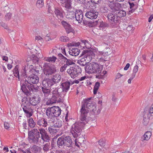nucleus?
I'll list each match as a JSON object with an SVG mask.
<instances>
[{"label": "nucleus", "mask_w": 153, "mask_h": 153, "mask_svg": "<svg viewBox=\"0 0 153 153\" xmlns=\"http://www.w3.org/2000/svg\"><path fill=\"white\" fill-rule=\"evenodd\" d=\"M21 89L27 96L30 94V91L36 92L38 91L39 87L36 85H33L28 83L27 80H25L24 83L21 84Z\"/></svg>", "instance_id": "8"}, {"label": "nucleus", "mask_w": 153, "mask_h": 153, "mask_svg": "<svg viewBox=\"0 0 153 153\" xmlns=\"http://www.w3.org/2000/svg\"><path fill=\"white\" fill-rule=\"evenodd\" d=\"M98 14L99 13L96 10H91L87 12L85 14V16L91 19H95L97 17Z\"/></svg>", "instance_id": "17"}, {"label": "nucleus", "mask_w": 153, "mask_h": 153, "mask_svg": "<svg viewBox=\"0 0 153 153\" xmlns=\"http://www.w3.org/2000/svg\"><path fill=\"white\" fill-rule=\"evenodd\" d=\"M41 100V98L39 96L34 97H30L28 100V102L31 105L36 106L40 103Z\"/></svg>", "instance_id": "16"}, {"label": "nucleus", "mask_w": 153, "mask_h": 153, "mask_svg": "<svg viewBox=\"0 0 153 153\" xmlns=\"http://www.w3.org/2000/svg\"><path fill=\"white\" fill-rule=\"evenodd\" d=\"M129 4L130 8L131 9V10L129 11V13H132L135 10V9L134 8L135 6L134 4L133 3H131L130 2H129Z\"/></svg>", "instance_id": "46"}, {"label": "nucleus", "mask_w": 153, "mask_h": 153, "mask_svg": "<svg viewBox=\"0 0 153 153\" xmlns=\"http://www.w3.org/2000/svg\"><path fill=\"white\" fill-rule=\"evenodd\" d=\"M61 76L59 74H56L53 75V77L51 78L54 85L59 82L61 81Z\"/></svg>", "instance_id": "24"}, {"label": "nucleus", "mask_w": 153, "mask_h": 153, "mask_svg": "<svg viewBox=\"0 0 153 153\" xmlns=\"http://www.w3.org/2000/svg\"><path fill=\"white\" fill-rule=\"evenodd\" d=\"M31 151L33 152L37 153L38 152L40 151L41 148L40 147L36 145H34L30 147Z\"/></svg>", "instance_id": "33"}, {"label": "nucleus", "mask_w": 153, "mask_h": 153, "mask_svg": "<svg viewBox=\"0 0 153 153\" xmlns=\"http://www.w3.org/2000/svg\"><path fill=\"white\" fill-rule=\"evenodd\" d=\"M49 19L50 21V23L54 27H57L59 26V25L57 24V20L55 19L53 16H49Z\"/></svg>", "instance_id": "31"}, {"label": "nucleus", "mask_w": 153, "mask_h": 153, "mask_svg": "<svg viewBox=\"0 0 153 153\" xmlns=\"http://www.w3.org/2000/svg\"><path fill=\"white\" fill-rule=\"evenodd\" d=\"M51 79H44L42 82V84L44 87L49 88L54 85Z\"/></svg>", "instance_id": "20"}, {"label": "nucleus", "mask_w": 153, "mask_h": 153, "mask_svg": "<svg viewBox=\"0 0 153 153\" xmlns=\"http://www.w3.org/2000/svg\"><path fill=\"white\" fill-rule=\"evenodd\" d=\"M54 13L57 18L60 21L62 20L64 17V12L61 9L55 8Z\"/></svg>", "instance_id": "19"}, {"label": "nucleus", "mask_w": 153, "mask_h": 153, "mask_svg": "<svg viewBox=\"0 0 153 153\" xmlns=\"http://www.w3.org/2000/svg\"><path fill=\"white\" fill-rule=\"evenodd\" d=\"M57 144L58 146H63V148L67 150L70 148V150L72 149L73 142L71 138L69 136H62L59 137L57 141Z\"/></svg>", "instance_id": "6"}, {"label": "nucleus", "mask_w": 153, "mask_h": 153, "mask_svg": "<svg viewBox=\"0 0 153 153\" xmlns=\"http://www.w3.org/2000/svg\"><path fill=\"white\" fill-rule=\"evenodd\" d=\"M13 73L14 76L16 77H18V80H20L19 72L18 68L15 67L13 70Z\"/></svg>", "instance_id": "40"}, {"label": "nucleus", "mask_w": 153, "mask_h": 153, "mask_svg": "<svg viewBox=\"0 0 153 153\" xmlns=\"http://www.w3.org/2000/svg\"><path fill=\"white\" fill-rule=\"evenodd\" d=\"M108 20L112 27H116L120 21L119 18L115 14L109 13L107 15Z\"/></svg>", "instance_id": "11"}, {"label": "nucleus", "mask_w": 153, "mask_h": 153, "mask_svg": "<svg viewBox=\"0 0 153 153\" xmlns=\"http://www.w3.org/2000/svg\"><path fill=\"white\" fill-rule=\"evenodd\" d=\"M54 114V117H58L61 114V110L60 108L58 107L54 106L52 107Z\"/></svg>", "instance_id": "30"}, {"label": "nucleus", "mask_w": 153, "mask_h": 153, "mask_svg": "<svg viewBox=\"0 0 153 153\" xmlns=\"http://www.w3.org/2000/svg\"><path fill=\"white\" fill-rule=\"evenodd\" d=\"M100 11L102 13H107L108 11V7L106 5L103 6L102 7Z\"/></svg>", "instance_id": "43"}, {"label": "nucleus", "mask_w": 153, "mask_h": 153, "mask_svg": "<svg viewBox=\"0 0 153 153\" xmlns=\"http://www.w3.org/2000/svg\"><path fill=\"white\" fill-rule=\"evenodd\" d=\"M31 105L28 102V99L25 97H24L22 100L21 106L25 115L27 118H29L33 115V110Z\"/></svg>", "instance_id": "9"}, {"label": "nucleus", "mask_w": 153, "mask_h": 153, "mask_svg": "<svg viewBox=\"0 0 153 153\" xmlns=\"http://www.w3.org/2000/svg\"><path fill=\"white\" fill-rule=\"evenodd\" d=\"M43 66L44 67L43 69L44 73L48 77H50L56 71V67L49 63H45Z\"/></svg>", "instance_id": "10"}, {"label": "nucleus", "mask_w": 153, "mask_h": 153, "mask_svg": "<svg viewBox=\"0 0 153 153\" xmlns=\"http://www.w3.org/2000/svg\"><path fill=\"white\" fill-rule=\"evenodd\" d=\"M144 113H147L148 116L150 117L152 116L153 117V104L151 105L149 110L147 111H144Z\"/></svg>", "instance_id": "41"}, {"label": "nucleus", "mask_w": 153, "mask_h": 153, "mask_svg": "<svg viewBox=\"0 0 153 153\" xmlns=\"http://www.w3.org/2000/svg\"><path fill=\"white\" fill-rule=\"evenodd\" d=\"M14 17V20L16 22H17L18 20H20V17L18 16V15H15Z\"/></svg>", "instance_id": "56"}, {"label": "nucleus", "mask_w": 153, "mask_h": 153, "mask_svg": "<svg viewBox=\"0 0 153 153\" xmlns=\"http://www.w3.org/2000/svg\"><path fill=\"white\" fill-rule=\"evenodd\" d=\"M76 12L74 11L68 12H67V15L68 18L72 19H74L75 17Z\"/></svg>", "instance_id": "36"}, {"label": "nucleus", "mask_w": 153, "mask_h": 153, "mask_svg": "<svg viewBox=\"0 0 153 153\" xmlns=\"http://www.w3.org/2000/svg\"><path fill=\"white\" fill-rule=\"evenodd\" d=\"M61 23L65 29L67 33L68 34L71 32L74 33L75 32L74 29L71 27V25L66 21L62 20L61 21Z\"/></svg>", "instance_id": "15"}, {"label": "nucleus", "mask_w": 153, "mask_h": 153, "mask_svg": "<svg viewBox=\"0 0 153 153\" xmlns=\"http://www.w3.org/2000/svg\"><path fill=\"white\" fill-rule=\"evenodd\" d=\"M48 129L49 132L52 135L54 134L56 132H57V130L54 128H52L51 127H49Z\"/></svg>", "instance_id": "44"}, {"label": "nucleus", "mask_w": 153, "mask_h": 153, "mask_svg": "<svg viewBox=\"0 0 153 153\" xmlns=\"http://www.w3.org/2000/svg\"><path fill=\"white\" fill-rule=\"evenodd\" d=\"M53 126L54 127L59 128L62 126V122L60 120H56L53 122Z\"/></svg>", "instance_id": "37"}, {"label": "nucleus", "mask_w": 153, "mask_h": 153, "mask_svg": "<svg viewBox=\"0 0 153 153\" xmlns=\"http://www.w3.org/2000/svg\"><path fill=\"white\" fill-rule=\"evenodd\" d=\"M56 59V58L55 56H53L52 57H46L44 58V59L45 61L51 63L54 62Z\"/></svg>", "instance_id": "34"}, {"label": "nucleus", "mask_w": 153, "mask_h": 153, "mask_svg": "<svg viewBox=\"0 0 153 153\" xmlns=\"http://www.w3.org/2000/svg\"><path fill=\"white\" fill-rule=\"evenodd\" d=\"M81 42L82 43V44H84L86 48L88 49L89 48V47L88 46L89 44L88 41L86 40H81Z\"/></svg>", "instance_id": "47"}, {"label": "nucleus", "mask_w": 153, "mask_h": 153, "mask_svg": "<svg viewBox=\"0 0 153 153\" xmlns=\"http://www.w3.org/2000/svg\"><path fill=\"white\" fill-rule=\"evenodd\" d=\"M109 26V25L105 22H100V27H108Z\"/></svg>", "instance_id": "48"}, {"label": "nucleus", "mask_w": 153, "mask_h": 153, "mask_svg": "<svg viewBox=\"0 0 153 153\" xmlns=\"http://www.w3.org/2000/svg\"><path fill=\"white\" fill-rule=\"evenodd\" d=\"M100 82H97L95 83V85L93 89L94 94H96L97 93V91L98 89L100 86Z\"/></svg>", "instance_id": "39"}, {"label": "nucleus", "mask_w": 153, "mask_h": 153, "mask_svg": "<svg viewBox=\"0 0 153 153\" xmlns=\"http://www.w3.org/2000/svg\"><path fill=\"white\" fill-rule=\"evenodd\" d=\"M67 67L64 64L63 65L61 66L60 68V71L61 72H63L65 69Z\"/></svg>", "instance_id": "55"}, {"label": "nucleus", "mask_w": 153, "mask_h": 153, "mask_svg": "<svg viewBox=\"0 0 153 153\" xmlns=\"http://www.w3.org/2000/svg\"><path fill=\"white\" fill-rule=\"evenodd\" d=\"M58 56L59 59H60L62 61L65 62V64L64 65H66L67 67L71 65L74 64L72 60L68 59L67 57H65L61 53H59L58 54Z\"/></svg>", "instance_id": "14"}, {"label": "nucleus", "mask_w": 153, "mask_h": 153, "mask_svg": "<svg viewBox=\"0 0 153 153\" xmlns=\"http://www.w3.org/2000/svg\"><path fill=\"white\" fill-rule=\"evenodd\" d=\"M53 111L52 107L47 109L46 111V113L48 118L52 119L55 117Z\"/></svg>", "instance_id": "25"}, {"label": "nucleus", "mask_w": 153, "mask_h": 153, "mask_svg": "<svg viewBox=\"0 0 153 153\" xmlns=\"http://www.w3.org/2000/svg\"><path fill=\"white\" fill-rule=\"evenodd\" d=\"M138 67L137 65H135L133 70V72L131 75L135 77L136 74L137 72L138 71Z\"/></svg>", "instance_id": "45"}, {"label": "nucleus", "mask_w": 153, "mask_h": 153, "mask_svg": "<svg viewBox=\"0 0 153 153\" xmlns=\"http://www.w3.org/2000/svg\"><path fill=\"white\" fill-rule=\"evenodd\" d=\"M4 128L7 129H8L10 127V124L6 122H5L4 123Z\"/></svg>", "instance_id": "54"}, {"label": "nucleus", "mask_w": 153, "mask_h": 153, "mask_svg": "<svg viewBox=\"0 0 153 153\" xmlns=\"http://www.w3.org/2000/svg\"><path fill=\"white\" fill-rule=\"evenodd\" d=\"M92 3L95 4H97L100 3L101 0H90Z\"/></svg>", "instance_id": "59"}, {"label": "nucleus", "mask_w": 153, "mask_h": 153, "mask_svg": "<svg viewBox=\"0 0 153 153\" xmlns=\"http://www.w3.org/2000/svg\"><path fill=\"white\" fill-rule=\"evenodd\" d=\"M12 16V14L11 13H7L5 16V19L6 21L9 20Z\"/></svg>", "instance_id": "50"}, {"label": "nucleus", "mask_w": 153, "mask_h": 153, "mask_svg": "<svg viewBox=\"0 0 153 153\" xmlns=\"http://www.w3.org/2000/svg\"><path fill=\"white\" fill-rule=\"evenodd\" d=\"M93 52L91 50L83 51L80 56H83L81 59L78 60V63L82 66H84L88 64V62L91 61L94 56Z\"/></svg>", "instance_id": "7"}, {"label": "nucleus", "mask_w": 153, "mask_h": 153, "mask_svg": "<svg viewBox=\"0 0 153 153\" xmlns=\"http://www.w3.org/2000/svg\"><path fill=\"white\" fill-rule=\"evenodd\" d=\"M42 91L45 95H48L51 93L52 94V97L46 102L47 105L52 104L56 102H62L63 101V97L62 96L61 92H60L61 89L60 88H52V89L47 88H42Z\"/></svg>", "instance_id": "2"}, {"label": "nucleus", "mask_w": 153, "mask_h": 153, "mask_svg": "<svg viewBox=\"0 0 153 153\" xmlns=\"http://www.w3.org/2000/svg\"><path fill=\"white\" fill-rule=\"evenodd\" d=\"M115 0H108V5L111 11L115 13L120 9L121 5Z\"/></svg>", "instance_id": "12"}, {"label": "nucleus", "mask_w": 153, "mask_h": 153, "mask_svg": "<svg viewBox=\"0 0 153 153\" xmlns=\"http://www.w3.org/2000/svg\"><path fill=\"white\" fill-rule=\"evenodd\" d=\"M96 106L95 102H92L91 101H85L82 105L80 109L81 119H88L87 115L89 111H90L94 116L98 115L100 113V111L99 109L97 111Z\"/></svg>", "instance_id": "3"}, {"label": "nucleus", "mask_w": 153, "mask_h": 153, "mask_svg": "<svg viewBox=\"0 0 153 153\" xmlns=\"http://www.w3.org/2000/svg\"><path fill=\"white\" fill-rule=\"evenodd\" d=\"M107 73V71H103L102 72V71L100 73V75L99 78H100L101 76H104Z\"/></svg>", "instance_id": "60"}, {"label": "nucleus", "mask_w": 153, "mask_h": 153, "mask_svg": "<svg viewBox=\"0 0 153 153\" xmlns=\"http://www.w3.org/2000/svg\"><path fill=\"white\" fill-rule=\"evenodd\" d=\"M97 61L99 63H102V62H104V61H105V59L102 57L98 58L97 59Z\"/></svg>", "instance_id": "53"}, {"label": "nucleus", "mask_w": 153, "mask_h": 153, "mask_svg": "<svg viewBox=\"0 0 153 153\" xmlns=\"http://www.w3.org/2000/svg\"><path fill=\"white\" fill-rule=\"evenodd\" d=\"M80 122L76 123L72 126L71 132L73 137L75 138L79 136L81 134L82 129L84 126L88 122V119L83 118V119H81L80 116Z\"/></svg>", "instance_id": "4"}, {"label": "nucleus", "mask_w": 153, "mask_h": 153, "mask_svg": "<svg viewBox=\"0 0 153 153\" xmlns=\"http://www.w3.org/2000/svg\"><path fill=\"white\" fill-rule=\"evenodd\" d=\"M99 143L101 146H104L105 145V142L102 139L100 140L99 141Z\"/></svg>", "instance_id": "52"}, {"label": "nucleus", "mask_w": 153, "mask_h": 153, "mask_svg": "<svg viewBox=\"0 0 153 153\" xmlns=\"http://www.w3.org/2000/svg\"><path fill=\"white\" fill-rule=\"evenodd\" d=\"M61 1L62 6L68 9L71 8V0H62Z\"/></svg>", "instance_id": "26"}, {"label": "nucleus", "mask_w": 153, "mask_h": 153, "mask_svg": "<svg viewBox=\"0 0 153 153\" xmlns=\"http://www.w3.org/2000/svg\"><path fill=\"white\" fill-rule=\"evenodd\" d=\"M135 77L134 76H133L131 75V77L129 79H128V83L129 84H130L131 83V80Z\"/></svg>", "instance_id": "63"}, {"label": "nucleus", "mask_w": 153, "mask_h": 153, "mask_svg": "<svg viewBox=\"0 0 153 153\" xmlns=\"http://www.w3.org/2000/svg\"><path fill=\"white\" fill-rule=\"evenodd\" d=\"M80 50L77 48H72L71 50H70L69 52V54L73 56H78L80 53Z\"/></svg>", "instance_id": "27"}, {"label": "nucleus", "mask_w": 153, "mask_h": 153, "mask_svg": "<svg viewBox=\"0 0 153 153\" xmlns=\"http://www.w3.org/2000/svg\"><path fill=\"white\" fill-rule=\"evenodd\" d=\"M37 124L39 127L44 128L46 127L48 125L47 120L43 118L38 119Z\"/></svg>", "instance_id": "22"}, {"label": "nucleus", "mask_w": 153, "mask_h": 153, "mask_svg": "<svg viewBox=\"0 0 153 153\" xmlns=\"http://www.w3.org/2000/svg\"><path fill=\"white\" fill-rule=\"evenodd\" d=\"M44 5V0H38L36 3V6L39 8H41Z\"/></svg>", "instance_id": "42"}, {"label": "nucleus", "mask_w": 153, "mask_h": 153, "mask_svg": "<svg viewBox=\"0 0 153 153\" xmlns=\"http://www.w3.org/2000/svg\"><path fill=\"white\" fill-rule=\"evenodd\" d=\"M30 72L34 74L35 75L36 74H38L39 73V70L32 68L30 70Z\"/></svg>", "instance_id": "51"}, {"label": "nucleus", "mask_w": 153, "mask_h": 153, "mask_svg": "<svg viewBox=\"0 0 153 153\" xmlns=\"http://www.w3.org/2000/svg\"><path fill=\"white\" fill-rule=\"evenodd\" d=\"M116 12V14L118 16L119 18L124 17L126 15V13L125 11L123 10H119V11Z\"/></svg>", "instance_id": "35"}, {"label": "nucleus", "mask_w": 153, "mask_h": 153, "mask_svg": "<svg viewBox=\"0 0 153 153\" xmlns=\"http://www.w3.org/2000/svg\"><path fill=\"white\" fill-rule=\"evenodd\" d=\"M74 83H71L68 81L65 82L61 83L62 90L64 92H67L69 90L71 85H72Z\"/></svg>", "instance_id": "21"}, {"label": "nucleus", "mask_w": 153, "mask_h": 153, "mask_svg": "<svg viewBox=\"0 0 153 153\" xmlns=\"http://www.w3.org/2000/svg\"><path fill=\"white\" fill-rule=\"evenodd\" d=\"M22 126L25 129H27V123L26 120L24 121L22 123Z\"/></svg>", "instance_id": "58"}, {"label": "nucleus", "mask_w": 153, "mask_h": 153, "mask_svg": "<svg viewBox=\"0 0 153 153\" xmlns=\"http://www.w3.org/2000/svg\"><path fill=\"white\" fill-rule=\"evenodd\" d=\"M27 122L28 125L31 128H34L36 125V123L34 121L33 118H32L29 117V119H27Z\"/></svg>", "instance_id": "32"}, {"label": "nucleus", "mask_w": 153, "mask_h": 153, "mask_svg": "<svg viewBox=\"0 0 153 153\" xmlns=\"http://www.w3.org/2000/svg\"><path fill=\"white\" fill-rule=\"evenodd\" d=\"M130 65L129 63H128L126 64V66L124 68V70H127L130 66Z\"/></svg>", "instance_id": "64"}, {"label": "nucleus", "mask_w": 153, "mask_h": 153, "mask_svg": "<svg viewBox=\"0 0 153 153\" xmlns=\"http://www.w3.org/2000/svg\"><path fill=\"white\" fill-rule=\"evenodd\" d=\"M85 69L86 73L89 74H96V78H99L102 70V67L97 63L92 62L87 65Z\"/></svg>", "instance_id": "5"}, {"label": "nucleus", "mask_w": 153, "mask_h": 153, "mask_svg": "<svg viewBox=\"0 0 153 153\" xmlns=\"http://www.w3.org/2000/svg\"><path fill=\"white\" fill-rule=\"evenodd\" d=\"M60 40L63 42H67L68 41V38L66 36H62L60 37Z\"/></svg>", "instance_id": "49"}, {"label": "nucleus", "mask_w": 153, "mask_h": 153, "mask_svg": "<svg viewBox=\"0 0 153 153\" xmlns=\"http://www.w3.org/2000/svg\"><path fill=\"white\" fill-rule=\"evenodd\" d=\"M62 53L63 54L65 55L67 58H69V56H68V55L66 53L65 50V48H64L63 49H62Z\"/></svg>", "instance_id": "62"}, {"label": "nucleus", "mask_w": 153, "mask_h": 153, "mask_svg": "<svg viewBox=\"0 0 153 153\" xmlns=\"http://www.w3.org/2000/svg\"><path fill=\"white\" fill-rule=\"evenodd\" d=\"M81 71L80 67L78 66H74L70 67L67 71V73L72 78H74L78 75L79 73H80Z\"/></svg>", "instance_id": "13"}, {"label": "nucleus", "mask_w": 153, "mask_h": 153, "mask_svg": "<svg viewBox=\"0 0 153 153\" xmlns=\"http://www.w3.org/2000/svg\"><path fill=\"white\" fill-rule=\"evenodd\" d=\"M22 75L25 77H27V74H26V70L25 68L24 67L23 70V71L22 72Z\"/></svg>", "instance_id": "61"}, {"label": "nucleus", "mask_w": 153, "mask_h": 153, "mask_svg": "<svg viewBox=\"0 0 153 153\" xmlns=\"http://www.w3.org/2000/svg\"><path fill=\"white\" fill-rule=\"evenodd\" d=\"M0 25L1 26L3 27L4 29H7V26L6 24H5L3 22H0Z\"/></svg>", "instance_id": "57"}, {"label": "nucleus", "mask_w": 153, "mask_h": 153, "mask_svg": "<svg viewBox=\"0 0 153 153\" xmlns=\"http://www.w3.org/2000/svg\"><path fill=\"white\" fill-rule=\"evenodd\" d=\"M152 135V133L150 131H147L142 137L141 140L142 141L144 140H148L150 138Z\"/></svg>", "instance_id": "28"}, {"label": "nucleus", "mask_w": 153, "mask_h": 153, "mask_svg": "<svg viewBox=\"0 0 153 153\" xmlns=\"http://www.w3.org/2000/svg\"><path fill=\"white\" fill-rule=\"evenodd\" d=\"M51 148L50 143H46L43 145V150L44 152L48 151Z\"/></svg>", "instance_id": "38"}, {"label": "nucleus", "mask_w": 153, "mask_h": 153, "mask_svg": "<svg viewBox=\"0 0 153 153\" xmlns=\"http://www.w3.org/2000/svg\"><path fill=\"white\" fill-rule=\"evenodd\" d=\"M148 114L147 113L143 112V119L142 123L145 126L147 125L149 122V119L150 117L148 116Z\"/></svg>", "instance_id": "29"}, {"label": "nucleus", "mask_w": 153, "mask_h": 153, "mask_svg": "<svg viewBox=\"0 0 153 153\" xmlns=\"http://www.w3.org/2000/svg\"><path fill=\"white\" fill-rule=\"evenodd\" d=\"M76 15L75 16V18L76 20L78 22V23L80 24L83 18V14L82 11L80 10H76Z\"/></svg>", "instance_id": "23"}, {"label": "nucleus", "mask_w": 153, "mask_h": 153, "mask_svg": "<svg viewBox=\"0 0 153 153\" xmlns=\"http://www.w3.org/2000/svg\"><path fill=\"white\" fill-rule=\"evenodd\" d=\"M27 82L30 84H36L39 82V79L38 76L36 75H31L28 77Z\"/></svg>", "instance_id": "18"}, {"label": "nucleus", "mask_w": 153, "mask_h": 153, "mask_svg": "<svg viewBox=\"0 0 153 153\" xmlns=\"http://www.w3.org/2000/svg\"><path fill=\"white\" fill-rule=\"evenodd\" d=\"M28 138L30 141L36 144L42 143V140L46 142H48L51 138L45 129L40 128H33L28 131Z\"/></svg>", "instance_id": "1"}]
</instances>
